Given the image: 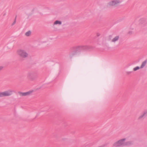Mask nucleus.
Returning a JSON list of instances; mask_svg holds the SVG:
<instances>
[{
  "mask_svg": "<svg viewBox=\"0 0 147 147\" xmlns=\"http://www.w3.org/2000/svg\"><path fill=\"white\" fill-rule=\"evenodd\" d=\"M31 32L30 31H28L26 32L25 33V35L26 36H30L31 34Z\"/></svg>",
  "mask_w": 147,
  "mask_h": 147,
  "instance_id": "1a4fd4ad",
  "label": "nucleus"
},
{
  "mask_svg": "<svg viewBox=\"0 0 147 147\" xmlns=\"http://www.w3.org/2000/svg\"><path fill=\"white\" fill-rule=\"evenodd\" d=\"M17 55L21 58L25 59L28 56V53L24 49H19L16 51Z\"/></svg>",
  "mask_w": 147,
  "mask_h": 147,
  "instance_id": "f257e3e1",
  "label": "nucleus"
},
{
  "mask_svg": "<svg viewBox=\"0 0 147 147\" xmlns=\"http://www.w3.org/2000/svg\"><path fill=\"white\" fill-rule=\"evenodd\" d=\"M146 61H144L142 63L141 66L140 67V68H143L146 65Z\"/></svg>",
  "mask_w": 147,
  "mask_h": 147,
  "instance_id": "9d476101",
  "label": "nucleus"
},
{
  "mask_svg": "<svg viewBox=\"0 0 147 147\" xmlns=\"http://www.w3.org/2000/svg\"><path fill=\"white\" fill-rule=\"evenodd\" d=\"M119 38V37L118 36H116L112 39L111 41L113 42H115L118 40Z\"/></svg>",
  "mask_w": 147,
  "mask_h": 147,
  "instance_id": "0eeeda50",
  "label": "nucleus"
},
{
  "mask_svg": "<svg viewBox=\"0 0 147 147\" xmlns=\"http://www.w3.org/2000/svg\"><path fill=\"white\" fill-rule=\"evenodd\" d=\"M140 68V67H139L138 66H137V67H134V68L133 70L134 71H136L137 70H138Z\"/></svg>",
  "mask_w": 147,
  "mask_h": 147,
  "instance_id": "9b49d317",
  "label": "nucleus"
},
{
  "mask_svg": "<svg viewBox=\"0 0 147 147\" xmlns=\"http://www.w3.org/2000/svg\"><path fill=\"white\" fill-rule=\"evenodd\" d=\"M147 114V111H145L143 112L138 117V119L139 120H141L143 119L145 115Z\"/></svg>",
  "mask_w": 147,
  "mask_h": 147,
  "instance_id": "423d86ee",
  "label": "nucleus"
},
{
  "mask_svg": "<svg viewBox=\"0 0 147 147\" xmlns=\"http://www.w3.org/2000/svg\"><path fill=\"white\" fill-rule=\"evenodd\" d=\"M12 92L13 91L11 90H9L4 92H0V97L10 96L12 94Z\"/></svg>",
  "mask_w": 147,
  "mask_h": 147,
  "instance_id": "7ed1b4c3",
  "label": "nucleus"
},
{
  "mask_svg": "<svg viewBox=\"0 0 147 147\" xmlns=\"http://www.w3.org/2000/svg\"><path fill=\"white\" fill-rule=\"evenodd\" d=\"M125 141V139L120 140L114 143L113 146L114 147H117L123 145L124 144Z\"/></svg>",
  "mask_w": 147,
  "mask_h": 147,
  "instance_id": "20e7f679",
  "label": "nucleus"
},
{
  "mask_svg": "<svg viewBox=\"0 0 147 147\" xmlns=\"http://www.w3.org/2000/svg\"><path fill=\"white\" fill-rule=\"evenodd\" d=\"M61 21H58V20H56L55 21L53 25H61Z\"/></svg>",
  "mask_w": 147,
  "mask_h": 147,
  "instance_id": "6e6552de",
  "label": "nucleus"
},
{
  "mask_svg": "<svg viewBox=\"0 0 147 147\" xmlns=\"http://www.w3.org/2000/svg\"><path fill=\"white\" fill-rule=\"evenodd\" d=\"M121 3L120 0H111L107 3V5L108 7H117Z\"/></svg>",
  "mask_w": 147,
  "mask_h": 147,
  "instance_id": "f03ea898",
  "label": "nucleus"
},
{
  "mask_svg": "<svg viewBox=\"0 0 147 147\" xmlns=\"http://www.w3.org/2000/svg\"><path fill=\"white\" fill-rule=\"evenodd\" d=\"M33 92V90H30L25 92H19V94L21 96H26L30 95Z\"/></svg>",
  "mask_w": 147,
  "mask_h": 147,
  "instance_id": "39448f33",
  "label": "nucleus"
},
{
  "mask_svg": "<svg viewBox=\"0 0 147 147\" xmlns=\"http://www.w3.org/2000/svg\"><path fill=\"white\" fill-rule=\"evenodd\" d=\"M3 68V67L2 66H0V71Z\"/></svg>",
  "mask_w": 147,
  "mask_h": 147,
  "instance_id": "f8f14e48",
  "label": "nucleus"
}]
</instances>
